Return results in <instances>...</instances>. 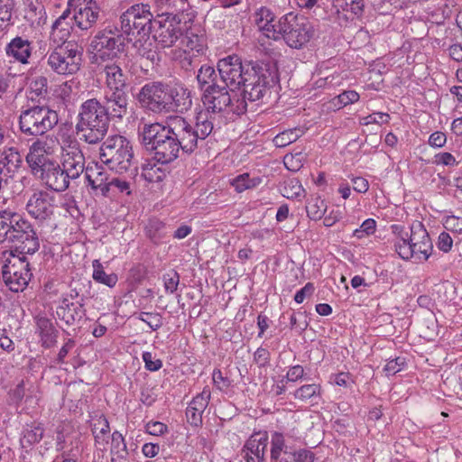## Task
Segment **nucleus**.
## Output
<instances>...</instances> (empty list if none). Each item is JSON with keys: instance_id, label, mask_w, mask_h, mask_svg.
Instances as JSON below:
<instances>
[{"instance_id": "nucleus-1", "label": "nucleus", "mask_w": 462, "mask_h": 462, "mask_svg": "<svg viewBox=\"0 0 462 462\" xmlns=\"http://www.w3.org/2000/svg\"><path fill=\"white\" fill-rule=\"evenodd\" d=\"M177 117L170 116L164 125L151 124L143 127L142 142L147 150L153 152L154 159L162 164L173 162L180 151L192 152L183 129Z\"/></svg>"}, {"instance_id": "nucleus-2", "label": "nucleus", "mask_w": 462, "mask_h": 462, "mask_svg": "<svg viewBox=\"0 0 462 462\" xmlns=\"http://www.w3.org/2000/svg\"><path fill=\"white\" fill-rule=\"evenodd\" d=\"M8 243L19 254H33L40 248L39 236L24 217L11 210H0V244Z\"/></svg>"}, {"instance_id": "nucleus-3", "label": "nucleus", "mask_w": 462, "mask_h": 462, "mask_svg": "<svg viewBox=\"0 0 462 462\" xmlns=\"http://www.w3.org/2000/svg\"><path fill=\"white\" fill-rule=\"evenodd\" d=\"M396 236L393 247L397 254L403 260L415 259L427 261L432 254L433 245L430 237L420 222L411 225L410 232L404 231L401 226H393Z\"/></svg>"}, {"instance_id": "nucleus-4", "label": "nucleus", "mask_w": 462, "mask_h": 462, "mask_svg": "<svg viewBox=\"0 0 462 462\" xmlns=\"http://www.w3.org/2000/svg\"><path fill=\"white\" fill-rule=\"evenodd\" d=\"M109 120L103 104L96 98L88 99L80 106L75 125L76 133L80 140L96 144L106 136Z\"/></svg>"}, {"instance_id": "nucleus-5", "label": "nucleus", "mask_w": 462, "mask_h": 462, "mask_svg": "<svg viewBox=\"0 0 462 462\" xmlns=\"http://www.w3.org/2000/svg\"><path fill=\"white\" fill-rule=\"evenodd\" d=\"M45 59L52 72L60 76H72L81 68L83 48L77 42L69 41L65 45L54 46Z\"/></svg>"}, {"instance_id": "nucleus-6", "label": "nucleus", "mask_w": 462, "mask_h": 462, "mask_svg": "<svg viewBox=\"0 0 462 462\" xmlns=\"http://www.w3.org/2000/svg\"><path fill=\"white\" fill-rule=\"evenodd\" d=\"M99 157L103 164L116 172L126 171L134 159L133 147L125 136H108L100 146Z\"/></svg>"}, {"instance_id": "nucleus-7", "label": "nucleus", "mask_w": 462, "mask_h": 462, "mask_svg": "<svg viewBox=\"0 0 462 462\" xmlns=\"http://www.w3.org/2000/svg\"><path fill=\"white\" fill-rule=\"evenodd\" d=\"M125 38L115 24L98 30L91 39L88 51L96 61L114 59L124 51Z\"/></svg>"}, {"instance_id": "nucleus-8", "label": "nucleus", "mask_w": 462, "mask_h": 462, "mask_svg": "<svg viewBox=\"0 0 462 462\" xmlns=\"http://www.w3.org/2000/svg\"><path fill=\"white\" fill-rule=\"evenodd\" d=\"M279 36L277 40H284L291 48L300 49L313 35L312 25L304 17H298L292 13L282 16L278 20Z\"/></svg>"}, {"instance_id": "nucleus-9", "label": "nucleus", "mask_w": 462, "mask_h": 462, "mask_svg": "<svg viewBox=\"0 0 462 462\" xmlns=\"http://www.w3.org/2000/svg\"><path fill=\"white\" fill-rule=\"evenodd\" d=\"M59 121L58 114L46 106H33L20 116L21 131L29 135H42L52 129Z\"/></svg>"}, {"instance_id": "nucleus-10", "label": "nucleus", "mask_w": 462, "mask_h": 462, "mask_svg": "<svg viewBox=\"0 0 462 462\" xmlns=\"http://www.w3.org/2000/svg\"><path fill=\"white\" fill-rule=\"evenodd\" d=\"M154 14L147 4L134 5L120 16L121 30L126 34L136 32L148 37L154 27Z\"/></svg>"}, {"instance_id": "nucleus-11", "label": "nucleus", "mask_w": 462, "mask_h": 462, "mask_svg": "<svg viewBox=\"0 0 462 462\" xmlns=\"http://www.w3.org/2000/svg\"><path fill=\"white\" fill-rule=\"evenodd\" d=\"M271 72L266 66L247 64L244 75L243 98L250 102L259 101L269 92Z\"/></svg>"}, {"instance_id": "nucleus-12", "label": "nucleus", "mask_w": 462, "mask_h": 462, "mask_svg": "<svg viewBox=\"0 0 462 462\" xmlns=\"http://www.w3.org/2000/svg\"><path fill=\"white\" fill-rule=\"evenodd\" d=\"M271 72L266 66L247 64L244 75L243 98L250 102L259 101L269 92Z\"/></svg>"}, {"instance_id": "nucleus-13", "label": "nucleus", "mask_w": 462, "mask_h": 462, "mask_svg": "<svg viewBox=\"0 0 462 462\" xmlns=\"http://www.w3.org/2000/svg\"><path fill=\"white\" fill-rule=\"evenodd\" d=\"M2 273L5 283L14 292L23 291L32 276L27 257L17 255L13 251L9 252Z\"/></svg>"}, {"instance_id": "nucleus-14", "label": "nucleus", "mask_w": 462, "mask_h": 462, "mask_svg": "<svg viewBox=\"0 0 462 462\" xmlns=\"http://www.w3.org/2000/svg\"><path fill=\"white\" fill-rule=\"evenodd\" d=\"M176 117L180 126H185L183 132L187 141L189 142V149L194 152L199 143L204 141L212 133L217 116L208 109H201L196 115L194 125L184 117L179 116Z\"/></svg>"}, {"instance_id": "nucleus-15", "label": "nucleus", "mask_w": 462, "mask_h": 462, "mask_svg": "<svg viewBox=\"0 0 462 462\" xmlns=\"http://www.w3.org/2000/svg\"><path fill=\"white\" fill-rule=\"evenodd\" d=\"M227 87L219 85L206 90L202 97L203 105L205 109L212 111L217 116L218 113L228 110L236 115L244 114L246 111V104L245 100L232 99Z\"/></svg>"}, {"instance_id": "nucleus-16", "label": "nucleus", "mask_w": 462, "mask_h": 462, "mask_svg": "<svg viewBox=\"0 0 462 462\" xmlns=\"http://www.w3.org/2000/svg\"><path fill=\"white\" fill-rule=\"evenodd\" d=\"M137 100L143 107L154 113L167 112L168 85L156 81L146 83L137 94Z\"/></svg>"}, {"instance_id": "nucleus-17", "label": "nucleus", "mask_w": 462, "mask_h": 462, "mask_svg": "<svg viewBox=\"0 0 462 462\" xmlns=\"http://www.w3.org/2000/svg\"><path fill=\"white\" fill-rule=\"evenodd\" d=\"M153 25V38L162 48L172 47L184 32L180 17L156 16Z\"/></svg>"}, {"instance_id": "nucleus-18", "label": "nucleus", "mask_w": 462, "mask_h": 462, "mask_svg": "<svg viewBox=\"0 0 462 462\" xmlns=\"http://www.w3.org/2000/svg\"><path fill=\"white\" fill-rule=\"evenodd\" d=\"M236 55H229L218 60L217 70L220 82L231 91L241 88L245 73V67Z\"/></svg>"}, {"instance_id": "nucleus-19", "label": "nucleus", "mask_w": 462, "mask_h": 462, "mask_svg": "<svg viewBox=\"0 0 462 462\" xmlns=\"http://www.w3.org/2000/svg\"><path fill=\"white\" fill-rule=\"evenodd\" d=\"M76 291H70L69 293L63 294L56 308L57 317L67 325H72L79 320L84 315V304L79 300Z\"/></svg>"}, {"instance_id": "nucleus-20", "label": "nucleus", "mask_w": 462, "mask_h": 462, "mask_svg": "<svg viewBox=\"0 0 462 462\" xmlns=\"http://www.w3.org/2000/svg\"><path fill=\"white\" fill-rule=\"evenodd\" d=\"M101 8L95 0H78L73 19L81 30L93 28L100 16Z\"/></svg>"}, {"instance_id": "nucleus-21", "label": "nucleus", "mask_w": 462, "mask_h": 462, "mask_svg": "<svg viewBox=\"0 0 462 462\" xmlns=\"http://www.w3.org/2000/svg\"><path fill=\"white\" fill-rule=\"evenodd\" d=\"M51 153L52 150L48 146L47 139H37L32 143L26 155V162L34 176L53 162L48 157Z\"/></svg>"}, {"instance_id": "nucleus-22", "label": "nucleus", "mask_w": 462, "mask_h": 462, "mask_svg": "<svg viewBox=\"0 0 462 462\" xmlns=\"http://www.w3.org/2000/svg\"><path fill=\"white\" fill-rule=\"evenodd\" d=\"M268 446L266 432L254 433L245 442L242 449V457L245 462H263Z\"/></svg>"}, {"instance_id": "nucleus-23", "label": "nucleus", "mask_w": 462, "mask_h": 462, "mask_svg": "<svg viewBox=\"0 0 462 462\" xmlns=\"http://www.w3.org/2000/svg\"><path fill=\"white\" fill-rule=\"evenodd\" d=\"M36 177L40 178L48 188L58 192L66 190L70 183L63 171L62 165L60 166L55 162L48 164L47 168L42 170Z\"/></svg>"}, {"instance_id": "nucleus-24", "label": "nucleus", "mask_w": 462, "mask_h": 462, "mask_svg": "<svg viewBox=\"0 0 462 462\" xmlns=\"http://www.w3.org/2000/svg\"><path fill=\"white\" fill-rule=\"evenodd\" d=\"M101 74L104 76L106 91H126L129 76L117 63L106 64Z\"/></svg>"}, {"instance_id": "nucleus-25", "label": "nucleus", "mask_w": 462, "mask_h": 462, "mask_svg": "<svg viewBox=\"0 0 462 462\" xmlns=\"http://www.w3.org/2000/svg\"><path fill=\"white\" fill-rule=\"evenodd\" d=\"M103 108L109 119L121 120L128 114V97L126 91H106Z\"/></svg>"}, {"instance_id": "nucleus-26", "label": "nucleus", "mask_w": 462, "mask_h": 462, "mask_svg": "<svg viewBox=\"0 0 462 462\" xmlns=\"http://www.w3.org/2000/svg\"><path fill=\"white\" fill-rule=\"evenodd\" d=\"M52 199L46 192H34L26 204V210L32 217L40 220L48 218L53 211Z\"/></svg>"}, {"instance_id": "nucleus-27", "label": "nucleus", "mask_w": 462, "mask_h": 462, "mask_svg": "<svg viewBox=\"0 0 462 462\" xmlns=\"http://www.w3.org/2000/svg\"><path fill=\"white\" fill-rule=\"evenodd\" d=\"M183 50L179 51L180 54H176V58L180 60L182 68L189 69L193 58L203 53L206 47L205 39L197 34L187 35L183 41Z\"/></svg>"}, {"instance_id": "nucleus-28", "label": "nucleus", "mask_w": 462, "mask_h": 462, "mask_svg": "<svg viewBox=\"0 0 462 462\" xmlns=\"http://www.w3.org/2000/svg\"><path fill=\"white\" fill-rule=\"evenodd\" d=\"M70 10L66 9L62 14L56 19L50 32V42L54 46L65 45L70 36L72 25L69 20Z\"/></svg>"}, {"instance_id": "nucleus-29", "label": "nucleus", "mask_w": 462, "mask_h": 462, "mask_svg": "<svg viewBox=\"0 0 462 462\" xmlns=\"http://www.w3.org/2000/svg\"><path fill=\"white\" fill-rule=\"evenodd\" d=\"M254 23L265 37L277 41L278 21L275 22V15L271 9L265 6L257 9L254 13Z\"/></svg>"}, {"instance_id": "nucleus-30", "label": "nucleus", "mask_w": 462, "mask_h": 462, "mask_svg": "<svg viewBox=\"0 0 462 462\" xmlns=\"http://www.w3.org/2000/svg\"><path fill=\"white\" fill-rule=\"evenodd\" d=\"M169 100L167 101V112L177 110L186 111L192 105L190 91L182 85L168 86Z\"/></svg>"}, {"instance_id": "nucleus-31", "label": "nucleus", "mask_w": 462, "mask_h": 462, "mask_svg": "<svg viewBox=\"0 0 462 462\" xmlns=\"http://www.w3.org/2000/svg\"><path fill=\"white\" fill-rule=\"evenodd\" d=\"M109 177L110 174L101 164L93 162L88 163L86 167L85 179L88 184L93 190H99L101 195L107 190L106 185Z\"/></svg>"}, {"instance_id": "nucleus-32", "label": "nucleus", "mask_w": 462, "mask_h": 462, "mask_svg": "<svg viewBox=\"0 0 462 462\" xmlns=\"http://www.w3.org/2000/svg\"><path fill=\"white\" fill-rule=\"evenodd\" d=\"M63 171L69 180H75L85 172V156L82 152L76 153H62L61 162Z\"/></svg>"}, {"instance_id": "nucleus-33", "label": "nucleus", "mask_w": 462, "mask_h": 462, "mask_svg": "<svg viewBox=\"0 0 462 462\" xmlns=\"http://www.w3.org/2000/svg\"><path fill=\"white\" fill-rule=\"evenodd\" d=\"M154 13L156 16H175L180 15L189 10V0H155Z\"/></svg>"}, {"instance_id": "nucleus-34", "label": "nucleus", "mask_w": 462, "mask_h": 462, "mask_svg": "<svg viewBox=\"0 0 462 462\" xmlns=\"http://www.w3.org/2000/svg\"><path fill=\"white\" fill-rule=\"evenodd\" d=\"M6 54L23 64L28 62L32 53L31 42L22 37L14 38L5 47Z\"/></svg>"}, {"instance_id": "nucleus-35", "label": "nucleus", "mask_w": 462, "mask_h": 462, "mask_svg": "<svg viewBox=\"0 0 462 462\" xmlns=\"http://www.w3.org/2000/svg\"><path fill=\"white\" fill-rule=\"evenodd\" d=\"M23 155L15 147H5L0 152V167L9 173L16 172L23 165Z\"/></svg>"}, {"instance_id": "nucleus-36", "label": "nucleus", "mask_w": 462, "mask_h": 462, "mask_svg": "<svg viewBox=\"0 0 462 462\" xmlns=\"http://www.w3.org/2000/svg\"><path fill=\"white\" fill-rule=\"evenodd\" d=\"M37 328L42 346L46 348L54 346L57 343L59 331L56 329L51 320L44 317H40L37 319Z\"/></svg>"}, {"instance_id": "nucleus-37", "label": "nucleus", "mask_w": 462, "mask_h": 462, "mask_svg": "<svg viewBox=\"0 0 462 462\" xmlns=\"http://www.w3.org/2000/svg\"><path fill=\"white\" fill-rule=\"evenodd\" d=\"M92 433L95 438L97 448L99 449L106 448V446L112 435H110L109 423L105 417L100 416L94 420L92 424Z\"/></svg>"}, {"instance_id": "nucleus-38", "label": "nucleus", "mask_w": 462, "mask_h": 462, "mask_svg": "<svg viewBox=\"0 0 462 462\" xmlns=\"http://www.w3.org/2000/svg\"><path fill=\"white\" fill-rule=\"evenodd\" d=\"M197 80L204 92L221 85L220 80H217V75L214 68L208 65L200 67L197 74Z\"/></svg>"}, {"instance_id": "nucleus-39", "label": "nucleus", "mask_w": 462, "mask_h": 462, "mask_svg": "<svg viewBox=\"0 0 462 462\" xmlns=\"http://www.w3.org/2000/svg\"><path fill=\"white\" fill-rule=\"evenodd\" d=\"M326 211L327 204L319 195L312 194L307 199L306 212L311 220H320L324 217Z\"/></svg>"}, {"instance_id": "nucleus-40", "label": "nucleus", "mask_w": 462, "mask_h": 462, "mask_svg": "<svg viewBox=\"0 0 462 462\" xmlns=\"http://www.w3.org/2000/svg\"><path fill=\"white\" fill-rule=\"evenodd\" d=\"M92 277L95 282L106 285L109 288H113L116 286L118 281L117 275L114 273H106L104 270L103 264L100 263L99 260H94L92 262Z\"/></svg>"}, {"instance_id": "nucleus-41", "label": "nucleus", "mask_w": 462, "mask_h": 462, "mask_svg": "<svg viewBox=\"0 0 462 462\" xmlns=\"http://www.w3.org/2000/svg\"><path fill=\"white\" fill-rule=\"evenodd\" d=\"M321 395L319 383H306L297 388L293 393L294 399L300 402H312Z\"/></svg>"}, {"instance_id": "nucleus-42", "label": "nucleus", "mask_w": 462, "mask_h": 462, "mask_svg": "<svg viewBox=\"0 0 462 462\" xmlns=\"http://www.w3.org/2000/svg\"><path fill=\"white\" fill-rule=\"evenodd\" d=\"M261 182V178L251 177L249 173L239 174L230 180L231 186L238 193H241L246 189H254L259 186Z\"/></svg>"}, {"instance_id": "nucleus-43", "label": "nucleus", "mask_w": 462, "mask_h": 462, "mask_svg": "<svg viewBox=\"0 0 462 462\" xmlns=\"http://www.w3.org/2000/svg\"><path fill=\"white\" fill-rule=\"evenodd\" d=\"M58 142L61 147L62 153H76L82 152L77 138L69 130H64L59 133Z\"/></svg>"}, {"instance_id": "nucleus-44", "label": "nucleus", "mask_w": 462, "mask_h": 462, "mask_svg": "<svg viewBox=\"0 0 462 462\" xmlns=\"http://www.w3.org/2000/svg\"><path fill=\"white\" fill-rule=\"evenodd\" d=\"M107 190L103 192L104 197H112L118 193H125L129 195L131 193L130 190V183L121 178L118 177H109L106 185Z\"/></svg>"}, {"instance_id": "nucleus-45", "label": "nucleus", "mask_w": 462, "mask_h": 462, "mask_svg": "<svg viewBox=\"0 0 462 462\" xmlns=\"http://www.w3.org/2000/svg\"><path fill=\"white\" fill-rule=\"evenodd\" d=\"M48 80L44 76H35L29 83V97L32 100L41 98L47 94Z\"/></svg>"}, {"instance_id": "nucleus-46", "label": "nucleus", "mask_w": 462, "mask_h": 462, "mask_svg": "<svg viewBox=\"0 0 462 462\" xmlns=\"http://www.w3.org/2000/svg\"><path fill=\"white\" fill-rule=\"evenodd\" d=\"M303 134L304 130L301 128L288 129L278 134L273 142L276 147H285L297 141Z\"/></svg>"}, {"instance_id": "nucleus-47", "label": "nucleus", "mask_w": 462, "mask_h": 462, "mask_svg": "<svg viewBox=\"0 0 462 462\" xmlns=\"http://www.w3.org/2000/svg\"><path fill=\"white\" fill-rule=\"evenodd\" d=\"M142 177L151 183L160 182L164 177V171L153 163H145L142 167Z\"/></svg>"}, {"instance_id": "nucleus-48", "label": "nucleus", "mask_w": 462, "mask_h": 462, "mask_svg": "<svg viewBox=\"0 0 462 462\" xmlns=\"http://www.w3.org/2000/svg\"><path fill=\"white\" fill-rule=\"evenodd\" d=\"M136 318L145 324L153 331L159 329L162 324L163 319L160 313L156 312H139L135 314Z\"/></svg>"}, {"instance_id": "nucleus-49", "label": "nucleus", "mask_w": 462, "mask_h": 462, "mask_svg": "<svg viewBox=\"0 0 462 462\" xmlns=\"http://www.w3.org/2000/svg\"><path fill=\"white\" fill-rule=\"evenodd\" d=\"M210 394L211 393L209 388L205 387L200 393H199L193 398L189 406L190 407V409H193L203 414L205 409L208 405Z\"/></svg>"}, {"instance_id": "nucleus-50", "label": "nucleus", "mask_w": 462, "mask_h": 462, "mask_svg": "<svg viewBox=\"0 0 462 462\" xmlns=\"http://www.w3.org/2000/svg\"><path fill=\"white\" fill-rule=\"evenodd\" d=\"M304 191L300 181L296 179L290 180L284 183L282 195L287 199H297Z\"/></svg>"}, {"instance_id": "nucleus-51", "label": "nucleus", "mask_w": 462, "mask_h": 462, "mask_svg": "<svg viewBox=\"0 0 462 462\" xmlns=\"http://www.w3.org/2000/svg\"><path fill=\"white\" fill-rule=\"evenodd\" d=\"M14 6V0H0V22H2L0 27L10 23Z\"/></svg>"}, {"instance_id": "nucleus-52", "label": "nucleus", "mask_w": 462, "mask_h": 462, "mask_svg": "<svg viewBox=\"0 0 462 462\" xmlns=\"http://www.w3.org/2000/svg\"><path fill=\"white\" fill-rule=\"evenodd\" d=\"M376 230V221L373 218L365 219L361 226L355 229L353 236L357 239H363L373 235Z\"/></svg>"}, {"instance_id": "nucleus-53", "label": "nucleus", "mask_w": 462, "mask_h": 462, "mask_svg": "<svg viewBox=\"0 0 462 462\" xmlns=\"http://www.w3.org/2000/svg\"><path fill=\"white\" fill-rule=\"evenodd\" d=\"M271 444V459L282 457L284 452L283 448H285V440L283 435L279 432H274L272 435Z\"/></svg>"}, {"instance_id": "nucleus-54", "label": "nucleus", "mask_w": 462, "mask_h": 462, "mask_svg": "<svg viewBox=\"0 0 462 462\" xmlns=\"http://www.w3.org/2000/svg\"><path fill=\"white\" fill-rule=\"evenodd\" d=\"M337 4L343 10L350 11L354 14H360L364 8V0H337Z\"/></svg>"}, {"instance_id": "nucleus-55", "label": "nucleus", "mask_w": 462, "mask_h": 462, "mask_svg": "<svg viewBox=\"0 0 462 462\" xmlns=\"http://www.w3.org/2000/svg\"><path fill=\"white\" fill-rule=\"evenodd\" d=\"M406 366V359L402 356H398L394 359L389 360L384 366V372L386 375H393L396 373L402 371Z\"/></svg>"}, {"instance_id": "nucleus-56", "label": "nucleus", "mask_w": 462, "mask_h": 462, "mask_svg": "<svg viewBox=\"0 0 462 462\" xmlns=\"http://www.w3.org/2000/svg\"><path fill=\"white\" fill-rule=\"evenodd\" d=\"M390 116L386 113L377 112L368 115L361 119V125H368L371 124H387L389 123Z\"/></svg>"}, {"instance_id": "nucleus-57", "label": "nucleus", "mask_w": 462, "mask_h": 462, "mask_svg": "<svg viewBox=\"0 0 462 462\" xmlns=\"http://www.w3.org/2000/svg\"><path fill=\"white\" fill-rule=\"evenodd\" d=\"M163 282L166 292L173 293L180 283V275L177 272H171L163 275Z\"/></svg>"}, {"instance_id": "nucleus-58", "label": "nucleus", "mask_w": 462, "mask_h": 462, "mask_svg": "<svg viewBox=\"0 0 462 462\" xmlns=\"http://www.w3.org/2000/svg\"><path fill=\"white\" fill-rule=\"evenodd\" d=\"M164 228V224L159 220L150 221L146 227L148 236L154 242L162 237V230Z\"/></svg>"}, {"instance_id": "nucleus-59", "label": "nucleus", "mask_w": 462, "mask_h": 462, "mask_svg": "<svg viewBox=\"0 0 462 462\" xmlns=\"http://www.w3.org/2000/svg\"><path fill=\"white\" fill-rule=\"evenodd\" d=\"M304 374L305 371L303 366L300 365L291 366L287 371L286 376L281 381V383H283L284 381L296 383L302 379Z\"/></svg>"}, {"instance_id": "nucleus-60", "label": "nucleus", "mask_w": 462, "mask_h": 462, "mask_svg": "<svg viewBox=\"0 0 462 462\" xmlns=\"http://www.w3.org/2000/svg\"><path fill=\"white\" fill-rule=\"evenodd\" d=\"M444 226L448 231L462 234V217L448 216L445 218Z\"/></svg>"}, {"instance_id": "nucleus-61", "label": "nucleus", "mask_w": 462, "mask_h": 462, "mask_svg": "<svg viewBox=\"0 0 462 462\" xmlns=\"http://www.w3.org/2000/svg\"><path fill=\"white\" fill-rule=\"evenodd\" d=\"M42 437L43 429L41 426H35L30 430H26L23 435V439L29 444H33L39 442Z\"/></svg>"}, {"instance_id": "nucleus-62", "label": "nucleus", "mask_w": 462, "mask_h": 462, "mask_svg": "<svg viewBox=\"0 0 462 462\" xmlns=\"http://www.w3.org/2000/svg\"><path fill=\"white\" fill-rule=\"evenodd\" d=\"M143 360L145 364V368L152 372L158 371L162 366V362L155 358L151 352H143Z\"/></svg>"}, {"instance_id": "nucleus-63", "label": "nucleus", "mask_w": 462, "mask_h": 462, "mask_svg": "<svg viewBox=\"0 0 462 462\" xmlns=\"http://www.w3.org/2000/svg\"><path fill=\"white\" fill-rule=\"evenodd\" d=\"M337 103L343 106L354 104L359 99V94L355 90H346L337 97Z\"/></svg>"}, {"instance_id": "nucleus-64", "label": "nucleus", "mask_w": 462, "mask_h": 462, "mask_svg": "<svg viewBox=\"0 0 462 462\" xmlns=\"http://www.w3.org/2000/svg\"><path fill=\"white\" fill-rule=\"evenodd\" d=\"M290 453L293 462H314L315 459L314 454L306 449H300Z\"/></svg>"}]
</instances>
